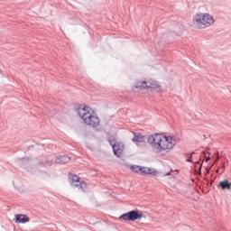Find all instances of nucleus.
Instances as JSON below:
<instances>
[{"instance_id": "f257e3e1", "label": "nucleus", "mask_w": 231, "mask_h": 231, "mask_svg": "<svg viewBox=\"0 0 231 231\" xmlns=\"http://www.w3.org/2000/svg\"><path fill=\"white\" fill-rule=\"evenodd\" d=\"M149 145L155 152H169L176 147L178 141L172 135L165 134H153L147 137Z\"/></svg>"}, {"instance_id": "f03ea898", "label": "nucleus", "mask_w": 231, "mask_h": 231, "mask_svg": "<svg viewBox=\"0 0 231 231\" xmlns=\"http://www.w3.org/2000/svg\"><path fill=\"white\" fill-rule=\"evenodd\" d=\"M77 112L85 125H88L89 127H98V125H100V118L91 106H80L78 108Z\"/></svg>"}, {"instance_id": "7ed1b4c3", "label": "nucleus", "mask_w": 231, "mask_h": 231, "mask_svg": "<svg viewBox=\"0 0 231 231\" xmlns=\"http://www.w3.org/2000/svg\"><path fill=\"white\" fill-rule=\"evenodd\" d=\"M194 21L199 28H208V26L214 24V17L207 13L197 14L194 17Z\"/></svg>"}, {"instance_id": "20e7f679", "label": "nucleus", "mask_w": 231, "mask_h": 231, "mask_svg": "<svg viewBox=\"0 0 231 231\" xmlns=\"http://www.w3.org/2000/svg\"><path fill=\"white\" fill-rule=\"evenodd\" d=\"M143 217V213L138 209L129 211L119 217V218L123 219L124 221H138Z\"/></svg>"}, {"instance_id": "39448f33", "label": "nucleus", "mask_w": 231, "mask_h": 231, "mask_svg": "<svg viewBox=\"0 0 231 231\" xmlns=\"http://www.w3.org/2000/svg\"><path fill=\"white\" fill-rule=\"evenodd\" d=\"M69 179L71 181V185L73 187H77L79 190H86V188L88 187V184L84 182V180H80V178L75 174H69Z\"/></svg>"}, {"instance_id": "423d86ee", "label": "nucleus", "mask_w": 231, "mask_h": 231, "mask_svg": "<svg viewBox=\"0 0 231 231\" xmlns=\"http://www.w3.org/2000/svg\"><path fill=\"white\" fill-rule=\"evenodd\" d=\"M110 143L113 147L114 154H116L117 158H120L124 153V150L125 149V145H124V143L116 142L115 143H113V142H111Z\"/></svg>"}, {"instance_id": "0eeeda50", "label": "nucleus", "mask_w": 231, "mask_h": 231, "mask_svg": "<svg viewBox=\"0 0 231 231\" xmlns=\"http://www.w3.org/2000/svg\"><path fill=\"white\" fill-rule=\"evenodd\" d=\"M160 172H158V170L147 166H142L141 168V176H158Z\"/></svg>"}, {"instance_id": "6e6552de", "label": "nucleus", "mask_w": 231, "mask_h": 231, "mask_svg": "<svg viewBox=\"0 0 231 231\" xmlns=\"http://www.w3.org/2000/svg\"><path fill=\"white\" fill-rule=\"evenodd\" d=\"M138 89H148L147 81H145V80L135 81L134 84V87H133V91H134V93H136V91H138Z\"/></svg>"}, {"instance_id": "1a4fd4ad", "label": "nucleus", "mask_w": 231, "mask_h": 231, "mask_svg": "<svg viewBox=\"0 0 231 231\" xmlns=\"http://www.w3.org/2000/svg\"><path fill=\"white\" fill-rule=\"evenodd\" d=\"M134 136L132 139L134 143H136L138 146L143 145L145 143V136L142 135V134H134Z\"/></svg>"}, {"instance_id": "9d476101", "label": "nucleus", "mask_w": 231, "mask_h": 231, "mask_svg": "<svg viewBox=\"0 0 231 231\" xmlns=\"http://www.w3.org/2000/svg\"><path fill=\"white\" fill-rule=\"evenodd\" d=\"M147 88L148 89H162V85L156 80L149 79L147 80Z\"/></svg>"}, {"instance_id": "9b49d317", "label": "nucleus", "mask_w": 231, "mask_h": 231, "mask_svg": "<svg viewBox=\"0 0 231 231\" xmlns=\"http://www.w3.org/2000/svg\"><path fill=\"white\" fill-rule=\"evenodd\" d=\"M15 223H29L30 222V217H26V215H15V219H14Z\"/></svg>"}, {"instance_id": "f8f14e48", "label": "nucleus", "mask_w": 231, "mask_h": 231, "mask_svg": "<svg viewBox=\"0 0 231 231\" xmlns=\"http://www.w3.org/2000/svg\"><path fill=\"white\" fill-rule=\"evenodd\" d=\"M218 188L222 189V190H230L231 189V183L228 180H225L219 182L217 185Z\"/></svg>"}, {"instance_id": "ddd939ff", "label": "nucleus", "mask_w": 231, "mask_h": 231, "mask_svg": "<svg viewBox=\"0 0 231 231\" xmlns=\"http://www.w3.org/2000/svg\"><path fill=\"white\" fill-rule=\"evenodd\" d=\"M55 162H56V163H60L61 165H63L64 163H69V162H71V158L68 157L66 155L60 156V157L56 158Z\"/></svg>"}, {"instance_id": "4468645a", "label": "nucleus", "mask_w": 231, "mask_h": 231, "mask_svg": "<svg viewBox=\"0 0 231 231\" xmlns=\"http://www.w3.org/2000/svg\"><path fill=\"white\" fill-rule=\"evenodd\" d=\"M130 170L132 172H134V174H140L142 176V166L133 165L130 167Z\"/></svg>"}, {"instance_id": "2eb2a0df", "label": "nucleus", "mask_w": 231, "mask_h": 231, "mask_svg": "<svg viewBox=\"0 0 231 231\" xmlns=\"http://www.w3.org/2000/svg\"><path fill=\"white\" fill-rule=\"evenodd\" d=\"M172 172H176V174H178V170L171 171V172L166 173L165 176H172Z\"/></svg>"}, {"instance_id": "dca6fc26", "label": "nucleus", "mask_w": 231, "mask_h": 231, "mask_svg": "<svg viewBox=\"0 0 231 231\" xmlns=\"http://www.w3.org/2000/svg\"><path fill=\"white\" fill-rule=\"evenodd\" d=\"M206 158V162H208L210 160V157H205Z\"/></svg>"}, {"instance_id": "f3484780", "label": "nucleus", "mask_w": 231, "mask_h": 231, "mask_svg": "<svg viewBox=\"0 0 231 231\" xmlns=\"http://www.w3.org/2000/svg\"><path fill=\"white\" fill-rule=\"evenodd\" d=\"M187 162H189V163L193 162L192 160H190V159H188Z\"/></svg>"}, {"instance_id": "a211bd4d", "label": "nucleus", "mask_w": 231, "mask_h": 231, "mask_svg": "<svg viewBox=\"0 0 231 231\" xmlns=\"http://www.w3.org/2000/svg\"><path fill=\"white\" fill-rule=\"evenodd\" d=\"M189 158H192V153L189 154Z\"/></svg>"}, {"instance_id": "6ab92c4d", "label": "nucleus", "mask_w": 231, "mask_h": 231, "mask_svg": "<svg viewBox=\"0 0 231 231\" xmlns=\"http://www.w3.org/2000/svg\"><path fill=\"white\" fill-rule=\"evenodd\" d=\"M217 160H219V156H217Z\"/></svg>"}, {"instance_id": "aec40b11", "label": "nucleus", "mask_w": 231, "mask_h": 231, "mask_svg": "<svg viewBox=\"0 0 231 231\" xmlns=\"http://www.w3.org/2000/svg\"><path fill=\"white\" fill-rule=\"evenodd\" d=\"M196 163H198V164H199V162H197Z\"/></svg>"}]
</instances>
